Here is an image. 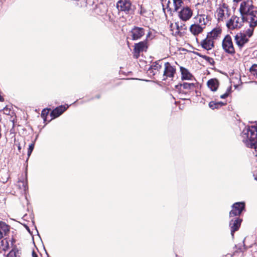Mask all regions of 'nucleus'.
Wrapping results in <instances>:
<instances>
[{
	"instance_id": "1",
	"label": "nucleus",
	"mask_w": 257,
	"mask_h": 257,
	"mask_svg": "<svg viewBox=\"0 0 257 257\" xmlns=\"http://www.w3.org/2000/svg\"><path fill=\"white\" fill-rule=\"evenodd\" d=\"M240 139L246 147L257 151V124L245 126L241 133Z\"/></svg>"
},
{
	"instance_id": "2",
	"label": "nucleus",
	"mask_w": 257,
	"mask_h": 257,
	"mask_svg": "<svg viewBox=\"0 0 257 257\" xmlns=\"http://www.w3.org/2000/svg\"><path fill=\"white\" fill-rule=\"evenodd\" d=\"M257 9L250 0L243 1L241 2L239 9L240 15L245 19V17Z\"/></svg>"
},
{
	"instance_id": "3",
	"label": "nucleus",
	"mask_w": 257,
	"mask_h": 257,
	"mask_svg": "<svg viewBox=\"0 0 257 257\" xmlns=\"http://www.w3.org/2000/svg\"><path fill=\"white\" fill-rule=\"evenodd\" d=\"M216 14L218 21H223V20L227 18L229 16L228 5L223 2L219 4L216 9Z\"/></svg>"
},
{
	"instance_id": "4",
	"label": "nucleus",
	"mask_w": 257,
	"mask_h": 257,
	"mask_svg": "<svg viewBox=\"0 0 257 257\" xmlns=\"http://www.w3.org/2000/svg\"><path fill=\"white\" fill-rule=\"evenodd\" d=\"M245 19L242 17L232 16L226 22V27L230 30L237 29L242 27Z\"/></svg>"
},
{
	"instance_id": "5",
	"label": "nucleus",
	"mask_w": 257,
	"mask_h": 257,
	"mask_svg": "<svg viewBox=\"0 0 257 257\" xmlns=\"http://www.w3.org/2000/svg\"><path fill=\"white\" fill-rule=\"evenodd\" d=\"M176 73V68L169 62H166L164 65V69L162 72V80H166L168 79L172 80Z\"/></svg>"
},
{
	"instance_id": "6",
	"label": "nucleus",
	"mask_w": 257,
	"mask_h": 257,
	"mask_svg": "<svg viewBox=\"0 0 257 257\" xmlns=\"http://www.w3.org/2000/svg\"><path fill=\"white\" fill-rule=\"evenodd\" d=\"M222 46L223 49L226 53L231 55L235 53V49L232 39L231 36L229 35H226L223 39Z\"/></svg>"
},
{
	"instance_id": "7",
	"label": "nucleus",
	"mask_w": 257,
	"mask_h": 257,
	"mask_svg": "<svg viewBox=\"0 0 257 257\" xmlns=\"http://www.w3.org/2000/svg\"><path fill=\"white\" fill-rule=\"evenodd\" d=\"M179 18L183 22L188 21L193 15V11L188 6L183 8L177 13Z\"/></svg>"
},
{
	"instance_id": "8",
	"label": "nucleus",
	"mask_w": 257,
	"mask_h": 257,
	"mask_svg": "<svg viewBox=\"0 0 257 257\" xmlns=\"http://www.w3.org/2000/svg\"><path fill=\"white\" fill-rule=\"evenodd\" d=\"M244 207L245 204L243 202L234 203L232 205V209L229 212V217H238Z\"/></svg>"
},
{
	"instance_id": "9",
	"label": "nucleus",
	"mask_w": 257,
	"mask_h": 257,
	"mask_svg": "<svg viewBox=\"0 0 257 257\" xmlns=\"http://www.w3.org/2000/svg\"><path fill=\"white\" fill-rule=\"evenodd\" d=\"M116 8L119 11L128 14L132 10V5L130 0H119L116 3Z\"/></svg>"
},
{
	"instance_id": "10",
	"label": "nucleus",
	"mask_w": 257,
	"mask_h": 257,
	"mask_svg": "<svg viewBox=\"0 0 257 257\" xmlns=\"http://www.w3.org/2000/svg\"><path fill=\"white\" fill-rule=\"evenodd\" d=\"M148 49L147 42L146 41H141L136 43L134 46V56L138 58L140 54L144 51H146Z\"/></svg>"
},
{
	"instance_id": "11",
	"label": "nucleus",
	"mask_w": 257,
	"mask_h": 257,
	"mask_svg": "<svg viewBox=\"0 0 257 257\" xmlns=\"http://www.w3.org/2000/svg\"><path fill=\"white\" fill-rule=\"evenodd\" d=\"M131 36L133 40H137L141 39L145 34V30L143 28L134 27L130 32Z\"/></svg>"
},
{
	"instance_id": "12",
	"label": "nucleus",
	"mask_w": 257,
	"mask_h": 257,
	"mask_svg": "<svg viewBox=\"0 0 257 257\" xmlns=\"http://www.w3.org/2000/svg\"><path fill=\"white\" fill-rule=\"evenodd\" d=\"M241 221L242 220L238 217H235L230 220L229 225L231 229V234L232 237H234V232L239 228Z\"/></svg>"
},
{
	"instance_id": "13",
	"label": "nucleus",
	"mask_w": 257,
	"mask_h": 257,
	"mask_svg": "<svg viewBox=\"0 0 257 257\" xmlns=\"http://www.w3.org/2000/svg\"><path fill=\"white\" fill-rule=\"evenodd\" d=\"M245 20L248 22L249 26L255 27L257 26V9L247 15Z\"/></svg>"
},
{
	"instance_id": "14",
	"label": "nucleus",
	"mask_w": 257,
	"mask_h": 257,
	"mask_svg": "<svg viewBox=\"0 0 257 257\" xmlns=\"http://www.w3.org/2000/svg\"><path fill=\"white\" fill-rule=\"evenodd\" d=\"M201 47L206 50H210L214 47V41L207 35L204 40L200 42Z\"/></svg>"
},
{
	"instance_id": "15",
	"label": "nucleus",
	"mask_w": 257,
	"mask_h": 257,
	"mask_svg": "<svg viewBox=\"0 0 257 257\" xmlns=\"http://www.w3.org/2000/svg\"><path fill=\"white\" fill-rule=\"evenodd\" d=\"M234 39L236 44L239 47H242L248 41V38L246 37L244 33H242L237 34Z\"/></svg>"
},
{
	"instance_id": "16",
	"label": "nucleus",
	"mask_w": 257,
	"mask_h": 257,
	"mask_svg": "<svg viewBox=\"0 0 257 257\" xmlns=\"http://www.w3.org/2000/svg\"><path fill=\"white\" fill-rule=\"evenodd\" d=\"M221 34V29L219 28H215L208 33L207 35L214 41L220 37Z\"/></svg>"
},
{
	"instance_id": "17",
	"label": "nucleus",
	"mask_w": 257,
	"mask_h": 257,
	"mask_svg": "<svg viewBox=\"0 0 257 257\" xmlns=\"http://www.w3.org/2000/svg\"><path fill=\"white\" fill-rule=\"evenodd\" d=\"M195 24L201 26L203 28H205L207 21L205 15H198L195 18Z\"/></svg>"
},
{
	"instance_id": "18",
	"label": "nucleus",
	"mask_w": 257,
	"mask_h": 257,
	"mask_svg": "<svg viewBox=\"0 0 257 257\" xmlns=\"http://www.w3.org/2000/svg\"><path fill=\"white\" fill-rule=\"evenodd\" d=\"M204 28H202L201 26H199L197 24H192L190 27V32L194 36L198 35L201 34Z\"/></svg>"
},
{
	"instance_id": "19",
	"label": "nucleus",
	"mask_w": 257,
	"mask_h": 257,
	"mask_svg": "<svg viewBox=\"0 0 257 257\" xmlns=\"http://www.w3.org/2000/svg\"><path fill=\"white\" fill-rule=\"evenodd\" d=\"M207 85L211 91H216L219 86V81L216 78L211 79L207 81Z\"/></svg>"
},
{
	"instance_id": "20",
	"label": "nucleus",
	"mask_w": 257,
	"mask_h": 257,
	"mask_svg": "<svg viewBox=\"0 0 257 257\" xmlns=\"http://www.w3.org/2000/svg\"><path fill=\"white\" fill-rule=\"evenodd\" d=\"M174 25L176 28V31L175 32L176 34H181L184 33L187 30V27L183 22L178 21L175 23Z\"/></svg>"
},
{
	"instance_id": "21",
	"label": "nucleus",
	"mask_w": 257,
	"mask_h": 257,
	"mask_svg": "<svg viewBox=\"0 0 257 257\" xmlns=\"http://www.w3.org/2000/svg\"><path fill=\"white\" fill-rule=\"evenodd\" d=\"M64 111V108L62 105L56 107L55 109L51 111L50 112V116L51 119H54L60 116Z\"/></svg>"
},
{
	"instance_id": "22",
	"label": "nucleus",
	"mask_w": 257,
	"mask_h": 257,
	"mask_svg": "<svg viewBox=\"0 0 257 257\" xmlns=\"http://www.w3.org/2000/svg\"><path fill=\"white\" fill-rule=\"evenodd\" d=\"M180 71L181 73V78L182 80L192 79L193 76L187 69L183 67H180Z\"/></svg>"
},
{
	"instance_id": "23",
	"label": "nucleus",
	"mask_w": 257,
	"mask_h": 257,
	"mask_svg": "<svg viewBox=\"0 0 257 257\" xmlns=\"http://www.w3.org/2000/svg\"><path fill=\"white\" fill-rule=\"evenodd\" d=\"M162 63L161 60L153 63L150 68L149 69L148 73L149 74H151L152 71H154V70L160 72V70L162 68Z\"/></svg>"
},
{
	"instance_id": "24",
	"label": "nucleus",
	"mask_w": 257,
	"mask_h": 257,
	"mask_svg": "<svg viewBox=\"0 0 257 257\" xmlns=\"http://www.w3.org/2000/svg\"><path fill=\"white\" fill-rule=\"evenodd\" d=\"M183 0H173L174 11L178 12L180 10L185 7Z\"/></svg>"
},
{
	"instance_id": "25",
	"label": "nucleus",
	"mask_w": 257,
	"mask_h": 257,
	"mask_svg": "<svg viewBox=\"0 0 257 257\" xmlns=\"http://www.w3.org/2000/svg\"><path fill=\"white\" fill-rule=\"evenodd\" d=\"M9 230V226L6 223L0 222V234L2 235V238L8 233Z\"/></svg>"
},
{
	"instance_id": "26",
	"label": "nucleus",
	"mask_w": 257,
	"mask_h": 257,
	"mask_svg": "<svg viewBox=\"0 0 257 257\" xmlns=\"http://www.w3.org/2000/svg\"><path fill=\"white\" fill-rule=\"evenodd\" d=\"M226 104L225 102H223L222 101H218L216 102L215 101H212L209 102V106L212 109H218L219 107L224 105Z\"/></svg>"
},
{
	"instance_id": "27",
	"label": "nucleus",
	"mask_w": 257,
	"mask_h": 257,
	"mask_svg": "<svg viewBox=\"0 0 257 257\" xmlns=\"http://www.w3.org/2000/svg\"><path fill=\"white\" fill-rule=\"evenodd\" d=\"M21 252L17 248L12 249L7 254V257H20Z\"/></svg>"
},
{
	"instance_id": "28",
	"label": "nucleus",
	"mask_w": 257,
	"mask_h": 257,
	"mask_svg": "<svg viewBox=\"0 0 257 257\" xmlns=\"http://www.w3.org/2000/svg\"><path fill=\"white\" fill-rule=\"evenodd\" d=\"M196 84L193 83H183L180 84L181 87L184 89L188 90H194L196 87Z\"/></svg>"
},
{
	"instance_id": "29",
	"label": "nucleus",
	"mask_w": 257,
	"mask_h": 257,
	"mask_svg": "<svg viewBox=\"0 0 257 257\" xmlns=\"http://www.w3.org/2000/svg\"><path fill=\"white\" fill-rule=\"evenodd\" d=\"M254 28V27L249 26V28L246 30L245 32H243V33H244L246 37L248 38L252 35Z\"/></svg>"
},
{
	"instance_id": "30",
	"label": "nucleus",
	"mask_w": 257,
	"mask_h": 257,
	"mask_svg": "<svg viewBox=\"0 0 257 257\" xmlns=\"http://www.w3.org/2000/svg\"><path fill=\"white\" fill-rule=\"evenodd\" d=\"M50 109H44L41 112V117L43 118L44 121H45L47 120V116L49 113V111Z\"/></svg>"
},
{
	"instance_id": "31",
	"label": "nucleus",
	"mask_w": 257,
	"mask_h": 257,
	"mask_svg": "<svg viewBox=\"0 0 257 257\" xmlns=\"http://www.w3.org/2000/svg\"><path fill=\"white\" fill-rule=\"evenodd\" d=\"M251 74L257 78V64H253L250 68Z\"/></svg>"
},
{
	"instance_id": "32",
	"label": "nucleus",
	"mask_w": 257,
	"mask_h": 257,
	"mask_svg": "<svg viewBox=\"0 0 257 257\" xmlns=\"http://www.w3.org/2000/svg\"><path fill=\"white\" fill-rule=\"evenodd\" d=\"M34 143L31 144L29 145V148L28 150L27 155H28V157H29L31 156V153L34 150Z\"/></svg>"
},
{
	"instance_id": "33",
	"label": "nucleus",
	"mask_w": 257,
	"mask_h": 257,
	"mask_svg": "<svg viewBox=\"0 0 257 257\" xmlns=\"http://www.w3.org/2000/svg\"><path fill=\"white\" fill-rule=\"evenodd\" d=\"M151 74H152V75H162V73L154 70V71H152V73Z\"/></svg>"
},
{
	"instance_id": "34",
	"label": "nucleus",
	"mask_w": 257,
	"mask_h": 257,
	"mask_svg": "<svg viewBox=\"0 0 257 257\" xmlns=\"http://www.w3.org/2000/svg\"><path fill=\"white\" fill-rule=\"evenodd\" d=\"M4 111L6 114H9L10 112V110L7 106L4 108Z\"/></svg>"
},
{
	"instance_id": "35",
	"label": "nucleus",
	"mask_w": 257,
	"mask_h": 257,
	"mask_svg": "<svg viewBox=\"0 0 257 257\" xmlns=\"http://www.w3.org/2000/svg\"><path fill=\"white\" fill-rule=\"evenodd\" d=\"M231 91V87L229 86L227 88L226 92L224 93H227V97H228L229 96V95L230 94Z\"/></svg>"
},
{
	"instance_id": "36",
	"label": "nucleus",
	"mask_w": 257,
	"mask_h": 257,
	"mask_svg": "<svg viewBox=\"0 0 257 257\" xmlns=\"http://www.w3.org/2000/svg\"><path fill=\"white\" fill-rule=\"evenodd\" d=\"M220 97L222 99H225L226 97H227V93H224L223 94L220 95Z\"/></svg>"
},
{
	"instance_id": "37",
	"label": "nucleus",
	"mask_w": 257,
	"mask_h": 257,
	"mask_svg": "<svg viewBox=\"0 0 257 257\" xmlns=\"http://www.w3.org/2000/svg\"><path fill=\"white\" fill-rule=\"evenodd\" d=\"M32 257H38V254L34 250L32 251Z\"/></svg>"
},
{
	"instance_id": "38",
	"label": "nucleus",
	"mask_w": 257,
	"mask_h": 257,
	"mask_svg": "<svg viewBox=\"0 0 257 257\" xmlns=\"http://www.w3.org/2000/svg\"><path fill=\"white\" fill-rule=\"evenodd\" d=\"M23 186H24V190H26V189H28V186L27 185V184H24V183H23Z\"/></svg>"
},
{
	"instance_id": "39",
	"label": "nucleus",
	"mask_w": 257,
	"mask_h": 257,
	"mask_svg": "<svg viewBox=\"0 0 257 257\" xmlns=\"http://www.w3.org/2000/svg\"><path fill=\"white\" fill-rule=\"evenodd\" d=\"M4 101V98H3V97L0 94V101L1 102H3Z\"/></svg>"
},
{
	"instance_id": "40",
	"label": "nucleus",
	"mask_w": 257,
	"mask_h": 257,
	"mask_svg": "<svg viewBox=\"0 0 257 257\" xmlns=\"http://www.w3.org/2000/svg\"><path fill=\"white\" fill-rule=\"evenodd\" d=\"M205 57L206 59H208V60L211 59V60H212V59L210 58L209 57L205 56Z\"/></svg>"
},
{
	"instance_id": "41",
	"label": "nucleus",
	"mask_w": 257,
	"mask_h": 257,
	"mask_svg": "<svg viewBox=\"0 0 257 257\" xmlns=\"http://www.w3.org/2000/svg\"><path fill=\"white\" fill-rule=\"evenodd\" d=\"M26 228H27V230H28L29 232H30V229H29V228L28 226H26Z\"/></svg>"
},
{
	"instance_id": "42",
	"label": "nucleus",
	"mask_w": 257,
	"mask_h": 257,
	"mask_svg": "<svg viewBox=\"0 0 257 257\" xmlns=\"http://www.w3.org/2000/svg\"><path fill=\"white\" fill-rule=\"evenodd\" d=\"M21 148L20 146L19 145V146H18V149H19V150H21Z\"/></svg>"
},
{
	"instance_id": "43",
	"label": "nucleus",
	"mask_w": 257,
	"mask_h": 257,
	"mask_svg": "<svg viewBox=\"0 0 257 257\" xmlns=\"http://www.w3.org/2000/svg\"><path fill=\"white\" fill-rule=\"evenodd\" d=\"M240 0H233L234 2H238L240 1Z\"/></svg>"
},
{
	"instance_id": "44",
	"label": "nucleus",
	"mask_w": 257,
	"mask_h": 257,
	"mask_svg": "<svg viewBox=\"0 0 257 257\" xmlns=\"http://www.w3.org/2000/svg\"><path fill=\"white\" fill-rule=\"evenodd\" d=\"M2 238V235L0 234V239Z\"/></svg>"
}]
</instances>
